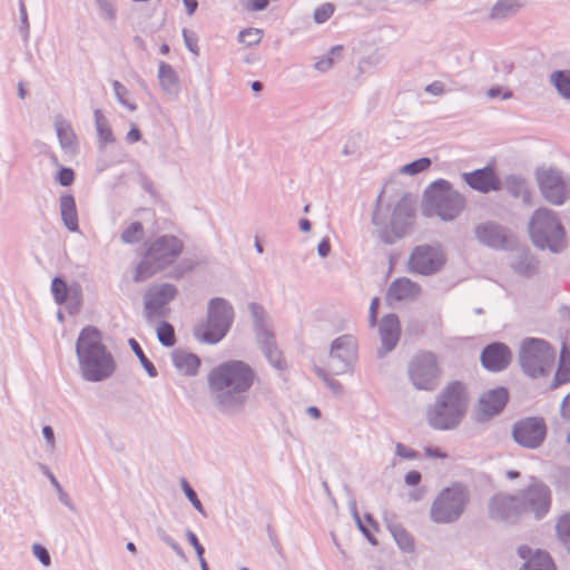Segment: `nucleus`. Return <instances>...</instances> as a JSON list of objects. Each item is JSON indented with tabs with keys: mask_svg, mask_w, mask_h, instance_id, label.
Returning a JSON list of instances; mask_svg holds the SVG:
<instances>
[{
	"mask_svg": "<svg viewBox=\"0 0 570 570\" xmlns=\"http://www.w3.org/2000/svg\"><path fill=\"white\" fill-rule=\"evenodd\" d=\"M546 430H513V439L524 448L539 446L544 438Z\"/></svg>",
	"mask_w": 570,
	"mask_h": 570,
	"instance_id": "32",
	"label": "nucleus"
},
{
	"mask_svg": "<svg viewBox=\"0 0 570 570\" xmlns=\"http://www.w3.org/2000/svg\"><path fill=\"white\" fill-rule=\"evenodd\" d=\"M184 249V243L173 235H164L151 242L142 259L135 268L132 281L142 283L173 264Z\"/></svg>",
	"mask_w": 570,
	"mask_h": 570,
	"instance_id": "5",
	"label": "nucleus"
},
{
	"mask_svg": "<svg viewBox=\"0 0 570 570\" xmlns=\"http://www.w3.org/2000/svg\"><path fill=\"white\" fill-rule=\"evenodd\" d=\"M357 361V340L352 334L334 338L330 345L326 366L333 375L351 373Z\"/></svg>",
	"mask_w": 570,
	"mask_h": 570,
	"instance_id": "12",
	"label": "nucleus"
},
{
	"mask_svg": "<svg viewBox=\"0 0 570 570\" xmlns=\"http://www.w3.org/2000/svg\"><path fill=\"white\" fill-rule=\"evenodd\" d=\"M76 354L81 377L87 382H102L112 376L116 362L102 343V335L95 326H86L76 342Z\"/></svg>",
	"mask_w": 570,
	"mask_h": 570,
	"instance_id": "2",
	"label": "nucleus"
},
{
	"mask_svg": "<svg viewBox=\"0 0 570 570\" xmlns=\"http://www.w3.org/2000/svg\"><path fill=\"white\" fill-rule=\"evenodd\" d=\"M157 337L164 346H173L175 344V331L173 325L167 322H161L157 327Z\"/></svg>",
	"mask_w": 570,
	"mask_h": 570,
	"instance_id": "40",
	"label": "nucleus"
},
{
	"mask_svg": "<svg viewBox=\"0 0 570 570\" xmlns=\"http://www.w3.org/2000/svg\"><path fill=\"white\" fill-rule=\"evenodd\" d=\"M268 6V0H249L245 8L249 11H261Z\"/></svg>",
	"mask_w": 570,
	"mask_h": 570,
	"instance_id": "63",
	"label": "nucleus"
},
{
	"mask_svg": "<svg viewBox=\"0 0 570 570\" xmlns=\"http://www.w3.org/2000/svg\"><path fill=\"white\" fill-rule=\"evenodd\" d=\"M183 489L185 491L186 497L189 499L193 505L198 511H202V503L198 500L196 492L189 487V484L186 481H183Z\"/></svg>",
	"mask_w": 570,
	"mask_h": 570,
	"instance_id": "55",
	"label": "nucleus"
},
{
	"mask_svg": "<svg viewBox=\"0 0 570 570\" xmlns=\"http://www.w3.org/2000/svg\"><path fill=\"white\" fill-rule=\"evenodd\" d=\"M396 453L401 458L407 459V460H413V459L417 458V453L414 450H412L403 444H400V443L396 445Z\"/></svg>",
	"mask_w": 570,
	"mask_h": 570,
	"instance_id": "61",
	"label": "nucleus"
},
{
	"mask_svg": "<svg viewBox=\"0 0 570 570\" xmlns=\"http://www.w3.org/2000/svg\"><path fill=\"white\" fill-rule=\"evenodd\" d=\"M158 79L160 87L166 95L170 97L178 96L180 89L179 78L170 65L164 61L159 63Z\"/></svg>",
	"mask_w": 570,
	"mask_h": 570,
	"instance_id": "28",
	"label": "nucleus"
},
{
	"mask_svg": "<svg viewBox=\"0 0 570 570\" xmlns=\"http://www.w3.org/2000/svg\"><path fill=\"white\" fill-rule=\"evenodd\" d=\"M554 360L556 351L542 338L527 337L520 344L519 364L523 373L532 379L548 376Z\"/></svg>",
	"mask_w": 570,
	"mask_h": 570,
	"instance_id": "6",
	"label": "nucleus"
},
{
	"mask_svg": "<svg viewBox=\"0 0 570 570\" xmlns=\"http://www.w3.org/2000/svg\"><path fill=\"white\" fill-rule=\"evenodd\" d=\"M263 38V30L257 28H247L239 32L238 40L248 47L258 45Z\"/></svg>",
	"mask_w": 570,
	"mask_h": 570,
	"instance_id": "42",
	"label": "nucleus"
},
{
	"mask_svg": "<svg viewBox=\"0 0 570 570\" xmlns=\"http://www.w3.org/2000/svg\"><path fill=\"white\" fill-rule=\"evenodd\" d=\"M255 380L254 368L238 360L220 363L209 372L207 377L217 407L222 412L232 414L244 411Z\"/></svg>",
	"mask_w": 570,
	"mask_h": 570,
	"instance_id": "1",
	"label": "nucleus"
},
{
	"mask_svg": "<svg viewBox=\"0 0 570 570\" xmlns=\"http://www.w3.org/2000/svg\"><path fill=\"white\" fill-rule=\"evenodd\" d=\"M504 188L512 197L521 198L525 205H532V193L523 177L517 175L505 177Z\"/></svg>",
	"mask_w": 570,
	"mask_h": 570,
	"instance_id": "29",
	"label": "nucleus"
},
{
	"mask_svg": "<svg viewBox=\"0 0 570 570\" xmlns=\"http://www.w3.org/2000/svg\"><path fill=\"white\" fill-rule=\"evenodd\" d=\"M407 374L415 389L433 391L441 375L436 355L428 351L416 353L409 362Z\"/></svg>",
	"mask_w": 570,
	"mask_h": 570,
	"instance_id": "11",
	"label": "nucleus"
},
{
	"mask_svg": "<svg viewBox=\"0 0 570 570\" xmlns=\"http://www.w3.org/2000/svg\"><path fill=\"white\" fill-rule=\"evenodd\" d=\"M51 291L53 297L58 304H62L67 299L68 287L65 281L59 277H55L51 284Z\"/></svg>",
	"mask_w": 570,
	"mask_h": 570,
	"instance_id": "48",
	"label": "nucleus"
},
{
	"mask_svg": "<svg viewBox=\"0 0 570 570\" xmlns=\"http://www.w3.org/2000/svg\"><path fill=\"white\" fill-rule=\"evenodd\" d=\"M96 129L98 132L99 140L102 144L114 142V136L108 120L104 116L100 109H96L94 112Z\"/></svg>",
	"mask_w": 570,
	"mask_h": 570,
	"instance_id": "37",
	"label": "nucleus"
},
{
	"mask_svg": "<svg viewBox=\"0 0 570 570\" xmlns=\"http://www.w3.org/2000/svg\"><path fill=\"white\" fill-rule=\"evenodd\" d=\"M421 294V286L407 277L394 279L389 288L386 297L389 301H413Z\"/></svg>",
	"mask_w": 570,
	"mask_h": 570,
	"instance_id": "25",
	"label": "nucleus"
},
{
	"mask_svg": "<svg viewBox=\"0 0 570 570\" xmlns=\"http://www.w3.org/2000/svg\"><path fill=\"white\" fill-rule=\"evenodd\" d=\"M528 234L534 247L553 254L561 253L567 246L566 230L556 212L540 207L528 223Z\"/></svg>",
	"mask_w": 570,
	"mask_h": 570,
	"instance_id": "4",
	"label": "nucleus"
},
{
	"mask_svg": "<svg viewBox=\"0 0 570 570\" xmlns=\"http://www.w3.org/2000/svg\"><path fill=\"white\" fill-rule=\"evenodd\" d=\"M430 166H431V159L428 157H422V158L416 159L410 164L404 165L400 169V173L404 174V175L413 176V175L424 171Z\"/></svg>",
	"mask_w": 570,
	"mask_h": 570,
	"instance_id": "41",
	"label": "nucleus"
},
{
	"mask_svg": "<svg viewBox=\"0 0 570 570\" xmlns=\"http://www.w3.org/2000/svg\"><path fill=\"white\" fill-rule=\"evenodd\" d=\"M518 554L524 560L519 570H557L549 553L541 550H532L528 546H521Z\"/></svg>",
	"mask_w": 570,
	"mask_h": 570,
	"instance_id": "24",
	"label": "nucleus"
},
{
	"mask_svg": "<svg viewBox=\"0 0 570 570\" xmlns=\"http://www.w3.org/2000/svg\"><path fill=\"white\" fill-rule=\"evenodd\" d=\"M178 291L169 283L150 286L144 295L145 315L148 320L166 316V305L173 301Z\"/></svg>",
	"mask_w": 570,
	"mask_h": 570,
	"instance_id": "16",
	"label": "nucleus"
},
{
	"mask_svg": "<svg viewBox=\"0 0 570 570\" xmlns=\"http://www.w3.org/2000/svg\"><path fill=\"white\" fill-rule=\"evenodd\" d=\"M315 370V373L325 382V384L327 385V387L335 394H341L343 392V386L342 384L337 381V380H334L330 376V374H332L331 372H328L327 370V366L325 365V367H320V366H315L314 367Z\"/></svg>",
	"mask_w": 570,
	"mask_h": 570,
	"instance_id": "44",
	"label": "nucleus"
},
{
	"mask_svg": "<svg viewBox=\"0 0 570 570\" xmlns=\"http://www.w3.org/2000/svg\"><path fill=\"white\" fill-rule=\"evenodd\" d=\"M489 513L493 520L513 523L527 515V508L520 497L498 494L490 502Z\"/></svg>",
	"mask_w": 570,
	"mask_h": 570,
	"instance_id": "18",
	"label": "nucleus"
},
{
	"mask_svg": "<svg viewBox=\"0 0 570 570\" xmlns=\"http://www.w3.org/2000/svg\"><path fill=\"white\" fill-rule=\"evenodd\" d=\"M392 535L397 543L399 548L404 552H413L415 548L414 539L409 533L407 530H405L401 525H393L391 528Z\"/></svg>",
	"mask_w": 570,
	"mask_h": 570,
	"instance_id": "36",
	"label": "nucleus"
},
{
	"mask_svg": "<svg viewBox=\"0 0 570 570\" xmlns=\"http://www.w3.org/2000/svg\"><path fill=\"white\" fill-rule=\"evenodd\" d=\"M478 242L489 248L498 250H514L518 238L507 227L495 222H484L474 227Z\"/></svg>",
	"mask_w": 570,
	"mask_h": 570,
	"instance_id": "15",
	"label": "nucleus"
},
{
	"mask_svg": "<svg viewBox=\"0 0 570 570\" xmlns=\"http://www.w3.org/2000/svg\"><path fill=\"white\" fill-rule=\"evenodd\" d=\"M426 94L432 96H442L445 92L444 83L442 81H433L424 88Z\"/></svg>",
	"mask_w": 570,
	"mask_h": 570,
	"instance_id": "56",
	"label": "nucleus"
},
{
	"mask_svg": "<svg viewBox=\"0 0 570 570\" xmlns=\"http://www.w3.org/2000/svg\"><path fill=\"white\" fill-rule=\"evenodd\" d=\"M521 8L518 0H499L490 11L493 20H503L514 16Z\"/></svg>",
	"mask_w": 570,
	"mask_h": 570,
	"instance_id": "33",
	"label": "nucleus"
},
{
	"mask_svg": "<svg viewBox=\"0 0 570 570\" xmlns=\"http://www.w3.org/2000/svg\"><path fill=\"white\" fill-rule=\"evenodd\" d=\"M171 360L175 367L185 375H195L200 365L197 355L179 348L173 351Z\"/></svg>",
	"mask_w": 570,
	"mask_h": 570,
	"instance_id": "27",
	"label": "nucleus"
},
{
	"mask_svg": "<svg viewBox=\"0 0 570 570\" xmlns=\"http://www.w3.org/2000/svg\"><path fill=\"white\" fill-rule=\"evenodd\" d=\"M556 532L559 540L564 543L570 542V513H566L558 519Z\"/></svg>",
	"mask_w": 570,
	"mask_h": 570,
	"instance_id": "45",
	"label": "nucleus"
},
{
	"mask_svg": "<svg viewBox=\"0 0 570 570\" xmlns=\"http://www.w3.org/2000/svg\"><path fill=\"white\" fill-rule=\"evenodd\" d=\"M560 411L564 419L570 420V393L563 399Z\"/></svg>",
	"mask_w": 570,
	"mask_h": 570,
	"instance_id": "64",
	"label": "nucleus"
},
{
	"mask_svg": "<svg viewBox=\"0 0 570 570\" xmlns=\"http://www.w3.org/2000/svg\"><path fill=\"white\" fill-rule=\"evenodd\" d=\"M183 37H184V42H185V46L187 47V49L193 52L195 56H198L199 55V48H198V38L195 33L193 32H189L187 29H184L183 30Z\"/></svg>",
	"mask_w": 570,
	"mask_h": 570,
	"instance_id": "50",
	"label": "nucleus"
},
{
	"mask_svg": "<svg viewBox=\"0 0 570 570\" xmlns=\"http://www.w3.org/2000/svg\"><path fill=\"white\" fill-rule=\"evenodd\" d=\"M35 557L46 567L50 564V556L45 547L39 543L32 546Z\"/></svg>",
	"mask_w": 570,
	"mask_h": 570,
	"instance_id": "52",
	"label": "nucleus"
},
{
	"mask_svg": "<svg viewBox=\"0 0 570 570\" xmlns=\"http://www.w3.org/2000/svg\"><path fill=\"white\" fill-rule=\"evenodd\" d=\"M537 181L542 197L554 206H560L570 197V177H563L556 168L537 170Z\"/></svg>",
	"mask_w": 570,
	"mask_h": 570,
	"instance_id": "14",
	"label": "nucleus"
},
{
	"mask_svg": "<svg viewBox=\"0 0 570 570\" xmlns=\"http://www.w3.org/2000/svg\"><path fill=\"white\" fill-rule=\"evenodd\" d=\"M462 178L472 189L482 194L498 191L501 188V180L490 167L475 169L471 173H463Z\"/></svg>",
	"mask_w": 570,
	"mask_h": 570,
	"instance_id": "22",
	"label": "nucleus"
},
{
	"mask_svg": "<svg viewBox=\"0 0 570 570\" xmlns=\"http://www.w3.org/2000/svg\"><path fill=\"white\" fill-rule=\"evenodd\" d=\"M379 333L381 347L377 354L380 357H383L394 350L400 340L401 326L399 317L395 314L385 315L380 322Z\"/></svg>",
	"mask_w": 570,
	"mask_h": 570,
	"instance_id": "23",
	"label": "nucleus"
},
{
	"mask_svg": "<svg viewBox=\"0 0 570 570\" xmlns=\"http://www.w3.org/2000/svg\"><path fill=\"white\" fill-rule=\"evenodd\" d=\"M379 202L380 197L377 198V203ZM384 219L385 215L382 213V208L377 204L372 214V223L376 226L381 240L384 244L392 245L396 240L406 236L413 224L414 208L411 202L405 197L397 202L392 213L390 227L385 225Z\"/></svg>",
	"mask_w": 570,
	"mask_h": 570,
	"instance_id": "7",
	"label": "nucleus"
},
{
	"mask_svg": "<svg viewBox=\"0 0 570 570\" xmlns=\"http://www.w3.org/2000/svg\"><path fill=\"white\" fill-rule=\"evenodd\" d=\"M425 199L443 220L454 219L465 206L464 197L443 179L434 181L425 190Z\"/></svg>",
	"mask_w": 570,
	"mask_h": 570,
	"instance_id": "9",
	"label": "nucleus"
},
{
	"mask_svg": "<svg viewBox=\"0 0 570 570\" xmlns=\"http://www.w3.org/2000/svg\"><path fill=\"white\" fill-rule=\"evenodd\" d=\"M112 88H114L116 98L120 105L128 108L130 111H135L137 109V105L135 102H130L125 98V96L128 94V90L121 82L115 80L112 82Z\"/></svg>",
	"mask_w": 570,
	"mask_h": 570,
	"instance_id": "47",
	"label": "nucleus"
},
{
	"mask_svg": "<svg viewBox=\"0 0 570 570\" xmlns=\"http://www.w3.org/2000/svg\"><path fill=\"white\" fill-rule=\"evenodd\" d=\"M513 252L514 255L510 261V267L517 275L532 278L540 274V259L527 246L520 245L519 240H517V248Z\"/></svg>",
	"mask_w": 570,
	"mask_h": 570,
	"instance_id": "20",
	"label": "nucleus"
},
{
	"mask_svg": "<svg viewBox=\"0 0 570 570\" xmlns=\"http://www.w3.org/2000/svg\"><path fill=\"white\" fill-rule=\"evenodd\" d=\"M500 95H501L502 99H511L513 96L511 90H505V91L501 92V88L498 86L492 87L487 90V97L489 99H494V98L499 97Z\"/></svg>",
	"mask_w": 570,
	"mask_h": 570,
	"instance_id": "58",
	"label": "nucleus"
},
{
	"mask_svg": "<svg viewBox=\"0 0 570 570\" xmlns=\"http://www.w3.org/2000/svg\"><path fill=\"white\" fill-rule=\"evenodd\" d=\"M512 428H547L542 417L533 416L522 419L513 424Z\"/></svg>",
	"mask_w": 570,
	"mask_h": 570,
	"instance_id": "51",
	"label": "nucleus"
},
{
	"mask_svg": "<svg viewBox=\"0 0 570 570\" xmlns=\"http://www.w3.org/2000/svg\"><path fill=\"white\" fill-rule=\"evenodd\" d=\"M466 385L459 381L446 384L426 409V420L431 428H455L466 414L469 406Z\"/></svg>",
	"mask_w": 570,
	"mask_h": 570,
	"instance_id": "3",
	"label": "nucleus"
},
{
	"mask_svg": "<svg viewBox=\"0 0 570 570\" xmlns=\"http://www.w3.org/2000/svg\"><path fill=\"white\" fill-rule=\"evenodd\" d=\"M469 490L462 483H452L439 492L432 502L430 517L436 523L459 520L469 503Z\"/></svg>",
	"mask_w": 570,
	"mask_h": 570,
	"instance_id": "8",
	"label": "nucleus"
},
{
	"mask_svg": "<svg viewBox=\"0 0 570 570\" xmlns=\"http://www.w3.org/2000/svg\"><path fill=\"white\" fill-rule=\"evenodd\" d=\"M257 341L268 362L276 368L283 367L282 353L278 351L274 335L259 324Z\"/></svg>",
	"mask_w": 570,
	"mask_h": 570,
	"instance_id": "26",
	"label": "nucleus"
},
{
	"mask_svg": "<svg viewBox=\"0 0 570 570\" xmlns=\"http://www.w3.org/2000/svg\"><path fill=\"white\" fill-rule=\"evenodd\" d=\"M57 179L61 186L66 187L71 185L75 179L73 170L71 168H61L58 173Z\"/></svg>",
	"mask_w": 570,
	"mask_h": 570,
	"instance_id": "53",
	"label": "nucleus"
},
{
	"mask_svg": "<svg viewBox=\"0 0 570 570\" xmlns=\"http://www.w3.org/2000/svg\"><path fill=\"white\" fill-rule=\"evenodd\" d=\"M424 453L428 458H431V459H442L443 460V459L448 458L446 452L443 449L438 448V446H425Z\"/></svg>",
	"mask_w": 570,
	"mask_h": 570,
	"instance_id": "57",
	"label": "nucleus"
},
{
	"mask_svg": "<svg viewBox=\"0 0 570 570\" xmlns=\"http://www.w3.org/2000/svg\"><path fill=\"white\" fill-rule=\"evenodd\" d=\"M333 12H334L333 4L324 3V4L320 6L318 8H316V10L314 11V21L316 23H323L331 18Z\"/></svg>",
	"mask_w": 570,
	"mask_h": 570,
	"instance_id": "49",
	"label": "nucleus"
},
{
	"mask_svg": "<svg viewBox=\"0 0 570 570\" xmlns=\"http://www.w3.org/2000/svg\"><path fill=\"white\" fill-rule=\"evenodd\" d=\"M360 144H361V136L360 135H354V136H350L346 141L344 142L343 147H342V156L344 157H351V156H361V147H360Z\"/></svg>",
	"mask_w": 570,
	"mask_h": 570,
	"instance_id": "46",
	"label": "nucleus"
},
{
	"mask_svg": "<svg viewBox=\"0 0 570 570\" xmlns=\"http://www.w3.org/2000/svg\"><path fill=\"white\" fill-rule=\"evenodd\" d=\"M446 256L441 245L423 244L415 246L406 262L409 273L431 276L445 265Z\"/></svg>",
	"mask_w": 570,
	"mask_h": 570,
	"instance_id": "13",
	"label": "nucleus"
},
{
	"mask_svg": "<svg viewBox=\"0 0 570 570\" xmlns=\"http://www.w3.org/2000/svg\"><path fill=\"white\" fill-rule=\"evenodd\" d=\"M187 538L189 543L195 548L198 559L200 560L202 558H204L205 549L199 543L197 535L194 532L189 531L187 533Z\"/></svg>",
	"mask_w": 570,
	"mask_h": 570,
	"instance_id": "59",
	"label": "nucleus"
},
{
	"mask_svg": "<svg viewBox=\"0 0 570 570\" xmlns=\"http://www.w3.org/2000/svg\"><path fill=\"white\" fill-rule=\"evenodd\" d=\"M233 317V306L226 299L212 298L208 303L207 323L196 335L205 343L216 344L227 334Z\"/></svg>",
	"mask_w": 570,
	"mask_h": 570,
	"instance_id": "10",
	"label": "nucleus"
},
{
	"mask_svg": "<svg viewBox=\"0 0 570 570\" xmlns=\"http://www.w3.org/2000/svg\"><path fill=\"white\" fill-rule=\"evenodd\" d=\"M55 128L61 148L65 150L73 151L76 147V135L70 124L59 116L55 119Z\"/></svg>",
	"mask_w": 570,
	"mask_h": 570,
	"instance_id": "31",
	"label": "nucleus"
},
{
	"mask_svg": "<svg viewBox=\"0 0 570 570\" xmlns=\"http://www.w3.org/2000/svg\"><path fill=\"white\" fill-rule=\"evenodd\" d=\"M60 215L66 228L70 232H78V215L76 202L72 195L63 194L60 196Z\"/></svg>",
	"mask_w": 570,
	"mask_h": 570,
	"instance_id": "30",
	"label": "nucleus"
},
{
	"mask_svg": "<svg viewBox=\"0 0 570 570\" xmlns=\"http://www.w3.org/2000/svg\"><path fill=\"white\" fill-rule=\"evenodd\" d=\"M333 58L332 57H323L318 61L314 63V68L317 71L324 72L330 70L333 67Z\"/></svg>",
	"mask_w": 570,
	"mask_h": 570,
	"instance_id": "62",
	"label": "nucleus"
},
{
	"mask_svg": "<svg viewBox=\"0 0 570 570\" xmlns=\"http://www.w3.org/2000/svg\"><path fill=\"white\" fill-rule=\"evenodd\" d=\"M509 393L504 387H495L482 393L475 405L474 417L479 423H484L501 413L507 405Z\"/></svg>",
	"mask_w": 570,
	"mask_h": 570,
	"instance_id": "19",
	"label": "nucleus"
},
{
	"mask_svg": "<svg viewBox=\"0 0 570 570\" xmlns=\"http://www.w3.org/2000/svg\"><path fill=\"white\" fill-rule=\"evenodd\" d=\"M132 352L135 353V355L138 357L141 366L145 368V371L147 372V374L150 376V377H155L157 376V370L156 367L154 366V364L146 357V355L144 354L141 347L139 346L138 342L135 340V338H130L128 341Z\"/></svg>",
	"mask_w": 570,
	"mask_h": 570,
	"instance_id": "39",
	"label": "nucleus"
},
{
	"mask_svg": "<svg viewBox=\"0 0 570 570\" xmlns=\"http://www.w3.org/2000/svg\"><path fill=\"white\" fill-rule=\"evenodd\" d=\"M480 361L488 371L500 372L510 365L512 352L504 343H491L482 350Z\"/></svg>",
	"mask_w": 570,
	"mask_h": 570,
	"instance_id": "21",
	"label": "nucleus"
},
{
	"mask_svg": "<svg viewBox=\"0 0 570 570\" xmlns=\"http://www.w3.org/2000/svg\"><path fill=\"white\" fill-rule=\"evenodd\" d=\"M144 235L145 229L142 224L134 222L122 230L120 239L125 244L132 245L139 243L144 238Z\"/></svg>",
	"mask_w": 570,
	"mask_h": 570,
	"instance_id": "38",
	"label": "nucleus"
},
{
	"mask_svg": "<svg viewBox=\"0 0 570 570\" xmlns=\"http://www.w3.org/2000/svg\"><path fill=\"white\" fill-rule=\"evenodd\" d=\"M249 309L255 318L256 331L258 332L259 324L263 327H266L264 324V321H263V315H264L263 308L258 304L252 303V304H249Z\"/></svg>",
	"mask_w": 570,
	"mask_h": 570,
	"instance_id": "54",
	"label": "nucleus"
},
{
	"mask_svg": "<svg viewBox=\"0 0 570 570\" xmlns=\"http://www.w3.org/2000/svg\"><path fill=\"white\" fill-rule=\"evenodd\" d=\"M95 1L100 10L101 18L105 21L112 23L116 20V13H117V8L115 4V1L114 0H95Z\"/></svg>",
	"mask_w": 570,
	"mask_h": 570,
	"instance_id": "43",
	"label": "nucleus"
},
{
	"mask_svg": "<svg viewBox=\"0 0 570 570\" xmlns=\"http://www.w3.org/2000/svg\"><path fill=\"white\" fill-rule=\"evenodd\" d=\"M550 83L564 99H570V69L554 70L550 73Z\"/></svg>",
	"mask_w": 570,
	"mask_h": 570,
	"instance_id": "34",
	"label": "nucleus"
},
{
	"mask_svg": "<svg viewBox=\"0 0 570 570\" xmlns=\"http://www.w3.org/2000/svg\"><path fill=\"white\" fill-rule=\"evenodd\" d=\"M521 503L527 508V514L540 519L548 513L551 507V492L549 488L538 480H533L520 494Z\"/></svg>",
	"mask_w": 570,
	"mask_h": 570,
	"instance_id": "17",
	"label": "nucleus"
},
{
	"mask_svg": "<svg viewBox=\"0 0 570 570\" xmlns=\"http://www.w3.org/2000/svg\"><path fill=\"white\" fill-rule=\"evenodd\" d=\"M570 382V352L563 346L560 354L559 366L556 372L552 389Z\"/></svg>",
	"mask_w": 570,
	"mask_h": 570,
	"instance_id": "35",
	"label": "nucleus"
},
{
	"mask_svg": "<svg viewBox=\"0 0 570 570\" xmlns=\"http://www.w3.org/2000/svg\"><path fill=\"white\" fill-rule=\"evenodd\" d=\"M379 305H380L379 297H374L370 305L368 324L371 327L375 326V324H376Z\"/></svg>",
	"mask_w": 570,
	"mask_h": 570,
	"instance_id": "60",
	"label": "nucleus"
}]
</instances>
